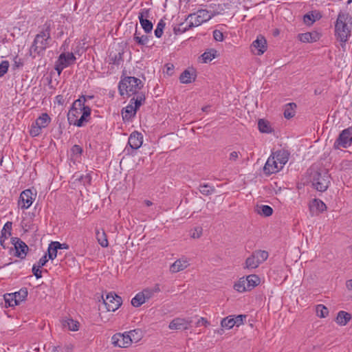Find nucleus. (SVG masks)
Returning a JSON list of instances; mask_svg holds the SVG:
<instances>
[{"label":"nucleus","instance_id":"obj_1","mask_svg":"<svg viewBox=\"0 0 352 352\" xmlns=\"http://www.w3.org/2000/svg\"><path fill=\"white\" fill-rule=\"evenodd\" d=\"M85 101L86 98L85 96H82L74 101L67 114L69 124L77 126H82L85 122L88 121L91 113V109L87 106H85Z\"/></svg>","mask_w":352,"mask_h":352},{"label":"nucleus","instance_id":"obj_2","mask_svg":"<svg viewBox=\"0 0 352 352\" xmlns=\"http://www.w3.org/2000/svg\"><path fill=\"white\" fill-rule=\"evenodd\" d=\"M352 17L348 13L340 12L335 25L336 36L342 43H345L351 35Z\"/></svg>","mask_w":352,"mask_h":352},{"label":"nucleus","instance_id":"obj_3","mask_svg":"<svg viewBox=\"0 0 352 352\" xmlns=\"http://www.w3.org/2000/svg\"><path fill=\"white\" fill-rule=\"evenodd\" d=\"M289 155L285 151H278L273 153L267 159L263 170L266 174H272L278 172L287 162Z\"/></svg>","mask_w":352,"mask_h":352},{"label":"nucleus","instance_id":"obj_4","mask_svg":"<svg viewBox=\"0 0 352 352\" xmlns=\"http://www.w3.org/2000/svg\"><path fill=\"white\" fill-rule=\"evenodd\" d=\"M310 182L312 186L317 190L320 192L325 191L330 184V176L325 169L309 170Z\"/></svg>","mask_w":352,"mask_h":352},{"label":"nucleus","instance_id":"obj_5","mask_svg":"<svg viewBox=\"0 0 352 352\" xmlns=\"http://www.w3.org/2000/svg\"><path fill=\"white\" fill-rule=\"evenodd\" d=\"M143 87L141 80L135 77H125L119 84V91L122 96L134 94Z\"/></svg>","mask_w":352,"mask_h":352},{"label":"nucleus","instance_id":"obj_6","mask_svg":"<svg viewBox=\"0 0 352 352\" xmlns=\"http://www.w3.org/2000/svg\"><path fill=\"white\" fill-rule=\"evenodd\" d=\"M51 118L46 113H42L36 121L32 124L30 134L32 137L40 135L42 130L46 128L50 123Z\"/></svg>","mask_w":352,"mask_h":352},{"label":"nucleus","instance_id":"obj_7","mask_svg":"<svg viewBox=\"0 0 352 352\" xmlns=\"http://www.w3.org/2000/svg\"><path fill=\"white\" fill-rule=\"evenodd\" d=\"M50 38V35L47 31H44L37 34L31 47L30 52H34L38 54L43 52L47 47V41Z\"/></svg>","mask_w":352,"mask_h":352},{"label":"nucleus","instance_id":"obj_8","mask_svg":"<svg viewBox=\"0 0 352 352\" xmlns=\"http://www.w3.org/2000/svg\"><path fill=\"white\" fill-rule=\"evenodd\" d=\"M208 11L206 10H198L196 13L190 14L186 20L188 21V28L197 27L201 23L209 21L212 18Z\"/></svg>","mask_w":352,"mask_h":352},{"label":"nucleus","instance_id":"obj_9","mask_svg":"<svg viewBox=\"0 0 352 352\" xmlns=\"http://www.w3.org/2000/svg\"><path fill=\"white\" fill-rule=\"evenodd\" d=\"M76 57L72 52H63L60 54L55 63L54 69L58 75L66 67L73 65L76 61Z\"/></svg>","mask_w":352,"mask_h":352},{"label":"nucleus","instance_id":"obj_10","mask_svg":"<svg viewBox=\"0 0 352 352\" xmlns=\"http://www.w3.org/2000/svg\"><path fill=\"white\" fill-rule=\"evenodd\" d=\"M352 144V127L344 129L334 143L336 148H347Z\"/></svg>","mask_w":352,"mask_h":352},{"label":"nucleus","instance_id":"obj_11","mask_svg":"<svg viewBox=\"0 0 352 352\" xmlns=\"http://www.w3.org/2000/svg\"><path fill=\"white\" fill-rule=\"evenodd\" d=\"M103 303L107 311H115L122 305V299L118 295L109 293L103 298Z\"/></svg>","mask_w":352,"mask_h":352},{"label":"nucleus","instance_id":"obj_12","mask_svg":"<svg viewBox=\"0 0 352 352\" xmlns=\"http://www.w3.org/2000/svg\"><path fill=\"white\" fill-rule=\"evenodd\" d=\"M36 196V192H33L30 189L23 190L19 197V207L22 209H28L32 204Z\"/></svg>","mask_w":352,"mask_h":352},{"label":"nucleus","instance_id":"obj_13","mask_svg":"<svg viewBox=\"0 0 352 352\" xmlns=\"http://www.w3.org/2000/svg\"><path fill=\"white\" fill-rule=\"evenodd\" d=\"M111 343L114 346L120 348H128L131 345L126 331L114 334L111 338Z\"/></svg>","mask_w":352,"mask_h":352},{"label":"nucleus","instance_id":"obj_14","mask_svg":"<svg viewBox=\"0 0 352 352\" xmlns=\"http://www.w3.org/2000/svg\"><path fill=\"white\" fill-rule=\"evenodd\" d=\"M191 323L190 320L184 318H175L170 321L168 328L171 330H186Z\"/></svg>","mask_w":352,"mask_h":352},{"label":"nucleus","instance_id":"obj_15","mask_svg":"<svg viewBox=\"0 0 352 352\" xmlns=\"http://www.w3.org/2000/svg\"><path fill=\"white\" fill-rule=\"evenodd\" d=\"M190 265V261L188 258L183 256L177 259L169 268L172 274L177 273L186 270Z\"/></svg>","mask_w":352,"mask_h":352},{"label":"nucleus","instance_id":"obj_16","mask_svg":"<svg viewBox=\"0 0 352 352\" xmlns=\"http://www.w3.org/2000/svg\"><path fill=\"white\" fill-rule=\"evenodd\" d=\"M267 50V42L263 36H258L252 45V52L258 56L262 55Z\"/></svg>","mask_w":352,"mask_h":352},{"label":"nucleus","instance_id":"obj_17","mask_svg":"<svg viewBox=\"0 0 352 352\" xmlns=\"http://www.w3.org/2000/svg\"><path fill=\"white\" fill-rule=\"evenodd\" d=\"M12 243L16 250L15 255L21 258H24L28 250L27 245L18 238L12 239Z\"/></svg>","mask_w":352,"mask_h":352},{"label":"nucleus","instance_id":"obj_18","mask_svg":"<svg viewBox=\"0 0 352 352\" xmlns=\"http://www.w3.org/2000/svg\"><path fill=\"white\" fill-rule=\"evenodd\" d=\"M148 16V10L147 9L142 10L138 16L140 23L146 32H150L153 29L152 23L146 19H144L147 18Z\"/></svg>","mask_w":352,"mask_h":352},{"label":"nucleus","instance_id":"obj_19","mask_svg":"<svg viewBox=\"0 0 352 352\" xmlns=\"http://www.w3.org/2000/svg\"><path fill=\"white\" fill-rule=\"evenodd\" d=\"M321 35L316 31L300 34L298 38L303 43H314L318 41Z\"/></svg>","mask_w":352,"mask_h":352},{"label":"nucleus","instance_id":"obj_20","mask_svg":"<svg viewBox=\"0 0 352 352\" xmlns=\"http://www.w3.org/2000/svg\"><path fill=\"white\" fill-rule=\"evenodd\" d=\"M143 142V136L140 133L135 131L131 134L129 138V144L132 148H139Z\"/></svg>","mask_w":352,"mask_h":352},{"label":"nucleus","instance_id":"obj_21","mask_svg":"<svg viewBox=\"0 0 352 352\" xmlns=\"http://www.w3.org/2000/svg\"><path fill=\"white\" fill-rule=\"evenodd\" d=\"M309 209L312 212H322L327 210V206L321 200L315 199L310 202Z\"/></svg>","mask_w":352,"mask_h":352},{"label":"nucleus","instance_id":"obj_22","mask_svg":"<svg viewBox=\"0 0 352 352\" xmlns=\"http://www.w3.org/2000/svg\"><path fill=\"white\" fill-rule=\"evenodd\" d=\"M196 74L194 70L186 69L182 73L179 77L180 82L184 84L191 83L195 80Z\"/></svg>","mask_w":352,"mask_h":352},{"label":"nucleus","instance_id":"obj_23","mask_svg":"<svg viewBox=\"0 0 352 352\" xmlns=\"http://www.w3.org/2000/svg\"><path fill=\"white\" fill-rule=\"evenodd\" d=\"M126 332H127V334L129 336V340L130 341L131 344H132L133 343H138L143 338L142 331L139 329L131 330V331H129Z\"/></svg>","mask_w":352,"mask_h":352},{"label":"nucleus","instance_id":"obj_24","mask_svg":"<svg viewBox=\"0 0 352 352\" xmlns=\"http://www.w3.org/2000/svg\"><path fill=\"white\" fill-rule=\"evenodd\" d=\"M160 292V287L158 284H155L152 287H146L142 291L146 301L152 298L155 294L159 293Z\"/></svg>","mask_w":352,"mask_h":352},{"label":"nucleus","instance_id":"obj_25","mask_svg":"<svg viewBox=\"0 0 352 352\" xmlns=\"http://www.w3.org/2000/svg\"><path fill=\"white\" fill-rule=\"evenodd\" d=\"M321 18V14L317 11H312L307 13L303 17L304 23L307 25H312L316 21Z\"/></svg>","mask_w":352,"mask_h":352},{"label":"nucleus","instance_id":"obj_26","mask_svg":"<svg viewBox=\"0 0 352 352\" xmlns=\"http://www.w3.org/2000/svg\"><path fill=\"white\" fill-rule=\"evenodd\" d=\"M351 319V316L350 314L344 311H340L338 314L336 321L339 325L345 326Z\"/></svg>","mask_w":352,"mask_h":352},{"label":"nucleus","instance_id":"obj_27","mask_svg":"<svg viewBox=\"0 0 352 352\" xmlns=\"http://www.w3.org/2000/svg\"><path fill=\"white\" fill-rule=\"evenodd\" d=\"M234 289L240 293L250 291L245 276L240 278L234 284Z\"/></svg>","mask_w":352,"mask_h":352},{"label":"nucleus","instance_id":"obj_28","mask_svg":"<svg viewBox=\"0 0 352 352\" xmlns=\"http://www.w3.org/2000/svg\"><path fill=\"white\" fill-rule=\"evenodd\" d=\"M137 110L133 107V104H129L124 109L122 110V118L125 120H131L136 113Z\"/></svg>","mask_w":352,"mask_h":352},{"label":"nucleus","instance_id":"obj_29","mask_svg":"<svg viewBox=\"0 0 352 352\" xmlns=\"http://www.w3.org/2000/svg\"><path fill=\"white\" fill-rule=\"evenodd\" d=\"M245 278L246 279L248 287H249L250 291L261 283V278L256 274H250L245 276Z\"/></svg>","mask_w":352,"mask_h":352},{"label":"nucleus","instance_id":"obj_30","mask_svg":"<svg viewBox=\"0 0 352 352\" xmlns=\"http://www.w3.org/2000/svg\"><path fill=\"white\" fill-rule=\"evenodd\" d=\"M259 265L260 264L257 261L256 258L254 256L253 254H252L246 258L243 265V268L248 270H252L257 268L259 266Z\"/></svg>","mask_w":352,"mask_h":352},{"label":"nucleus","instance_id":"obj_31","mask_svg":"<svg viewBox=\"0 0 352 352\" xmlns=\"http://www.w3.org/2000/svg\"><path fill=\"white\" fill-rule=\"evenodd\" d=\"M258 126L261 133H270L273 131L272 125L267 120L263 119L259 120Z\"/></svg>","mask_w":352,"mask_h":352},{"label":"nucleus","instance_id":"obj_32","mask_svg":"<svg viewBox=\"0 0 352 352\" xmlns=\"http://www.w3.org/2000/svg\"><path fill=\"white\" fill-rule=\"evenodd\" d=\"M96 239L98 243L103 248L108 246L109 243L107 238V235L104 230H96Z\"/></svg>","mask_w":352,"mask_h":352},{"label":"nucleus","instance_id":"obj_33","mask_svg":"<svg viewBox=\"0 0 352 352\" xmlns=\"http://www.w3.org/2000/svg\"><path fill=\"white\" fill-rule=\"evenodd\" d=\"M296 107V104L295 103H289L287 104L284 109V116L287 119H290L295 116V109Z\"/></svg>","mask_w":352,"mask_h":352},{"label":"nucleus","instance_id":"obj_34","mask_svg":"<svg viewBox=\"0 0 352 352\" xmlns=\"http://www.w3.org/2000/svg\"><path fill=\"white\" fill-rule=\"evenodd\" d=\"M63 326L64 328L75 331L78 330L79 323L72 318H67L63 320Z\"/></svg>","mask_w":352,"mask_h":352},{"label":"nucleus","instance_id":"obj_35","mask_svg":"<svg viewBox=\"0 0 352 352\" xmlns=\"http://www.w3.org/2000/svg\"><path fill=\"white\" fill-rule=\"evenodd\" d=\"M146 302L142 292L138 293L131 300V305L135 307H139Z\"/></svg>","mask_w":352,"mask_h":352},{"label":"nucleus","instance_id":"obj_36","mask_svg":"<svg viewBox=\"0 0 352 352\" xmlns=\"http://www.w3.org/2000/svg\"><path fill=\"white\" fill-rule=\"evenodd\" d=\"M256 211L258 214L264 217H270L273 213V209L266 205L257 206Z\"/></svg>","mask_w":352,"mask_h":352},{"label":"nucleus","instance_id":"obj_37","mask_svg":"<svg viewBox=\"0 0 352 352\" xmlns=\"http://www.w3.org/2000/svg\"><path fill=\"white\" fill-rule=\"evenodd\" d=\"M217 55V51L214 49H210L205 52L202 55L201 58L204 63H208L213 60Z\"/></svg>","mask_w":352,"mask_h":352},{"label":"nucleus","instance_id":"obj_38","mask_svg":"<svg viewBox=\"0 0 352 352\" xmlns=\"http://www.w3.org/2000/svg\"><path fill=\"white\" fill-rule=\"evenodd\" d=\"M221 326L226 329H231L235 326L233 316H230L224 318L221 321Z\"/></svg>","mask_w":352,"mask_h":352},{"label":"nucleus","instance_id":"obj_39","mask_svg":"<svg viewBox=\"0 0 352 352\" xmlns=\"http://www.w3.org/2000/svg\"><path fill=\"white\" fill-rule=\"evenodd\" d=\"M316 313L318 317L324 318L329 315V309L323 305H318L316 307Z\"/></svg>","mask_w":352,"mask_h":352},{"label":"nucleus","instance_id":"obj_40","mask_svg":"<svg viewBox=\"0 0 352 352\" xmlns=\"http://www.w3.org/2000/svg\"><path fill=\"white\" fill-rule=\"evenodd\" d=\"M252 254L256 258L259 264L263 263L265 260H267L268 257V252L264 250L256 251Z\"/></svg>","mask_w":352,"mask_h":352},{"label":"nucleus","instance_id":"obj_41","mask_svg":"<svg viewBox=\"0 0 352 352\" xmlns=\"http://www.w3.org/2000/svg\"><path fill=\"white\" fill-rule=\"evenodd\" d=\"M4 300L6 304L10 307H13L18 305L16 298V294H6L4 295Z\"/></svg>","mask_w":352,"mask_h":352},{"label":"nucleus","instance_id":"obj_42","mask_svg":"<svg viewBox=\"0 0 352 352\" xmlns=\"http://www.w3.org/2000/svg\"><path fill=\"white\" fill-rule=\"evenodd\" d=\"M58 250V248L55 245V242H52L50 244L47 250V256H48V258L52 260L54 259L57 256Z\"/></svg>","mask_w":352,"mask_h":352},{"label":"nucleus","instance_id":"obj_43","mask_svg":"<svg viewBox=\"0 0 352 352\" xmlns=\"http://www.w3.org/2000/svg\"><path fill=\"white\" fill-rule=\"evenodd\" d=\"M145 100V97L144 95L140 94L137 96V97L131 98L130 101V104H133V107H135V109L138 110L139 107L143 104Z\"/></svg>","mask_w":352,"mask_h":352},{"label":"nucleus","instance_id":"obj_44","mask_svg":"<svg viewBox=\"0 0 352 352\" xmlns=\"http://www.w3.org/2000/svg\"><path fill=\"white\" fill-rule=\"evenodd\" d=\"M134 40L139 44V45H145L148 42V36L146 35L140 36V34L138 33L136 31L134 34Z\"/></svg>","mask_w":352,"mask_h":352},{"label":"nucleus","instance_id":"obj_45","mask_svg":"<svg viewBox=\"0 0 352 352\" xmlns=\"http://www.w3.org/2000/svg\"><path fill=\"white\" fill-rule=\"evenodd\" d=\"M16 294V298L17 300L18 304L23 301L28 296V291L26 289H21L18 292H14Z\"/></svg>","mask_w":352,"mask_h":352},{"label":"nucleus","instance_id":"obj_46","mask_svg":"<svg viewBox=\"0 0 352 352\" xmlns=\"http://www.w3.org/2000/svg\"><path fill=\"white\" fill-rule=\"evenodd\" d=\"M82 153V148L78 145H74L72 148V157L77 159L81 155Z\"/></svg>","mask_w":352,"mask_h":352},{"label":"nucleus","instance_id":"obj_47","mask_svg":"<svg viewBox=\"0 0 352 352\" xmlns=\"http://www.w3.org/2000/svg\"><path fill=\"white\" fill-rule=\"evenodd\" d=\"M8 61L3 60L0 63V77H2L8 72Z\"/></svg>","mask_w":352,"mask_h":352},{"label":"nucleus","instance_id":"obj_48","mask_svg":"<svg viewBox=\"0 0 352 352\" xmlns=\"http://www.w3.org/2000/svg\"><path fill=\"white\" fill-rule=\"evenodd\" d=\"M214 189L208 185H204L200 187V192L203 195H210L214 192Z\"/></svg>","mask_w":352,"mask_h":352},{"label":"nucleus","instance_id":"obj_49","mask_svg":"<svg viewBox=\"0 0 352 352\" xmlns=\"http://www.w3.org/2000/svg\"><path fill=\"white\" fill-rule=\"evenodd\" d=\"M202 234V228L200 227L195 228L193 230L191 231L190 236L193 239H198Z\"/></svg>","mask_w":352,"mask_h":352},{"label":"nucleus","instance_id":"obj_50","mask_svg":"<svg viewBox=\"0 0 352 352\" xmlns=\"http://www.w3.org/2000/svg\"><path fill=\"white\" fill-rule=\"evenodd\" d=\"M245 318H246V316H245V315H238L236 316H233L235 326L239 327L240 325L243 324V320Z\"/></svg>","mask_w":352,"mask_h":352},{"label":"nucleus","instance_id":"obj_51","mask_svg":"<svg viewBox=\"0 0 352 352\" xmlns=\"http://www.w3.org/2000/svg\"><path fill=\"white\" fill-rule=\"evenodd\" d=\"M213 37H214V39L217 41H223V34L220 30H215L213 32Z\"/></svg>","mask_w":352,"mask_h":352},{"label":"nucleus","instance_id":"obj_52","mask_svg":"<svg viewBox=\"0 0 352 352\" xmlns=\"http://www.w3.org/2000/svg\"><path fill=\"white\" fill-rule=\"evenodd\" d=\"M183 23H181L178 27L174 28V32L175 34L182 33L186 32L187 30H188L190 28H188V25L187 27H183Z\"/></svg>","mask_w":352,"mask_h":352},{"label":"nucleus","instance_id":"obj_53","mask_svg":"<svg viewBox=\"0 0 352 352\" xmlns=\"http://www.w3.org/2000/svg\"><path fill=\"white\" fill-rule=\"evenodd\" d=\"M32 272L34 275L36 277V278H41V271L40 270V267H38V266L36 264L33 265Z\"/></svg>","mask_w":352,"mask_h":352},{"label":"nucleus","instance_id":"obj_54","mask_svg":"<svg viewBox=\"0 0 352 352\" xmlns=\"http://www.w3.org/2000/svg\"><path fill=\"white\" fill-rule=\"evenodd\" d=\"M47 254L44 255L38 262V264L36 265L38 267H41L43 265H45V263L47 262Z\"/></svg>","mask_w":352,"mask_h":352},{"label":"nucleus","instance_id":"obj_55","mask_svg":"<svg viewBox=\"0 0 352 352\" xmlns=\"http://www.w3.org/2000/svg\"><path fill=\"white\" fill-rule=\"evenodd\" d=\"M11 229H12V223L11 222H7L3 226V230L4 231H8V236H10L11 235Z\"/></svg>","mask_w":352,"mask_h":352},{"label":"nucleus","instance_id":"obj_56","mask_svg":"<svg viewBox=\"0 0 352 352\" xmlns=\"http://www.w3.org/2000/svg\"><path fill=\"white\" fill-rule=\"evenodd\" d=\"M204 325L205 327H208L210 324V322L205 318H201L197 322V326L199 325Z\"/></svg>","mask_w":352,"mask_h":352},{"label":"nucleus","instance_id":"obj_57","mask_svg":"<svg viewBox=\"0 0 352 352\" xmlns=\"http://www.w3.org/2000/svg\"><path fill=\"white\" fill-rule=\"evenodd\" d=\"M55 242V245H56V247H58V250H62V249H65V250H67L69 249V245L67 244V243H60L58 241H54Z\"/></svg>","mask_w":352,"mask_h":352},{"label":"nucleus","instance_id":"obj_58","mask_svg":"<svg viewBox=\"0 0 352 352\" xmlns=\"http://www.w3.org/2000/svg\"><path fill=\"white\" fill-rule=\"evenodd\" d=\"M239 157V153L236 151H232L230 154L229 160L230 161H236Z\"/></svg>","mask_w":352,"mask_h":352},{"label":"nucleus","instance_id":"obj_59","mask_svg":"<svg viewBox=\"0 0 352 352\" xmlns=\"http://www.w3.org/2000/svg\"><path fill=\"white\" fill-rule=\"evenodd\" d=\"M162 33H163V30H162V28L160 27H157V28L155 30V35L157 38H160L162 35Z\"/></svg>","mask_w":352,"mask_h":352},{"label":"nucleus","instance_id":"obj_60","mask_svg":"<svg viewBox=\"0 0 352 352\" xmlns=\"http://www.w3.org/2000/svg\"><path fill=\"white\" fill-rule=\"evenodd\" d=\"M346 288L349 290L352 291V279L349 280L346 283Z\"/></svg>","mask_w":352,"mask_h":352},{"label":"nucleus","instance_id":"obj_61","mask_svg":"<svg viewBox=\"0 0 352 352\" xmlns=\"http://www.w3.org/2000/svg\"><path fill=\"white\" fill-rule=\"evenodd\" d=\"M8 237V231H4L3 230H2L1 239H2V238L6 239Z\"/></svg>","mask_w":352,"mask_h":352},{"label":"nucleus","instance_id":"obj_62","mask_svg":"<svg viewBox=\"0 0 352 352\" xmlns=\"http://www.w3.org/2000/svg\"><path fill=\"white\" fill-rule=\"evenodd\" d=\"M100 316L101 320H102V321H104V322H107V321H108V320H109V318H104V317L102 316V313H100Z\"/></svg>","mask_w":352,"mask_h":352},{"label":"nucleus","instance_id":"obj_63","mask_svg":"<svg viewBox=\"0 0 352 352\" xmlns=\"http://www.w3.org/2000/svg\"><path fill=\"white\" fill-rule=\"evenodd\" d=\"M62 98H63V96H58L56 97V99H57L58 102L59 104H62V102H61Z\"/></svg>","mask_w":352,"mask_h":352},{"label":"nucleus","instance_id":"obj_64","mask_svg":"<svg viewBox=\"0 0 352 352\" xmlns=\"http://www.w3.org/2000/svg\"><path fill=\"white\" fill-rule=\"evenodd\" d=\"M157 27H160L162 28V30L164 29V24L162 23V22H160L158 24H157Z\"/></svg>","mask_w":352,"mask_h":352}]
</instances>
